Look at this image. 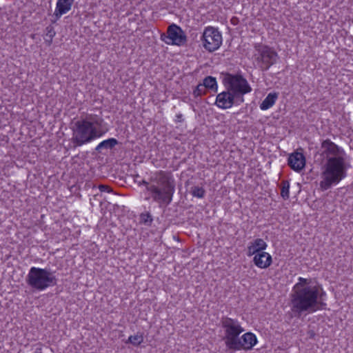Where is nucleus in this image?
Listing matches in <instances>:
<instances>
[{"mask_svg":"<svg viewBox=\"0 0 353 353\" xmlns=\"http://www.w3.org/2000/svg\"><path fill=\"white\" fill-rule=\"evenodd\" d=\"M325 294L321 286L312 285L310 280L299 277L290 294L291 310L295 316H300L323 310L326 306L323 300Z\"/></svg>","mask_w":353,"mask_h":353,"instance_id":"1","label":"nucleus"},{"mask_svg":"<svg viewBox=\"0 0 353 353\" xmlns=\"http://www.w3.org/2000/svg\"><path fill=\"white\" fill-rule=\"evenodd\" d=\"M142 185L145 186L150 198L159 208H165L171 203L175 192V181L170 172L163 170L155 172L149 181L143 180L139 183V186Z\"/></svg>","mask_w":353,"mask_h":353,"instance_id":"2","label":"nucleus"},{"mask_svg":"<svg viewBox=\"0 0 353 353\" xmlns=\"http://www.w3.org/2000/svg\"><path fill=\"white\" fill-rule=\"evenodd\" d=\"M103 119L97 114H89L73 123L71 143L74 148L89 143L105 134Z\"/></svg>","mask_w":353,"mask_h":353,"instance_id":"3","label":"nucleus"},{"mask_svg":"<svg viewBox=\"0 0 353 353\" xmlns=\"http://www.w3.org/2000/svg\"><path fill=\"white\" fill-rule=\"evenodd\" d=\"M346 157L328 159L323 167L320 187L323 190L331 188L346 176Z\"/></svg>","mask_w":353,"mask_h":353,"instance_id":"4","label":"nucleus"},{"mask_svg":"<svg viewBox=\"0 0 353 353\" xmlns=\"http://www.w3.org/2000/svg\"><path fill=\"white\" fill-rule=\"evenodd\" d=\"M223 83L225 88L231 92L236 97L244 102L243 96L252 91V88L245 78L241 73L223 74Z\"/></svg>","mask_w":353,"mask_h":353,"instance_id":"5","label":"nucleus"},{"mask_svg":"<svg viewBox=\"0 0 353 353\" xmlns=\"http://www.w3.org/2000/svg\"><path fill=\"white\" fill-rule=\"evenodd\" d=\"M221 325L224 330L223 340L227 348L230 350L232 347L238 345L239 343L237 342V339L239 335L244 332L241 323L237 319L223 316L221 319Z\"/></svg>","mask_w":353,"mask_h":353,"instance_id":"6","label":"nucleus"},{"mask_svg":"<svg viewBox=\"0 0 353 353\" xmlns=\"http://www.w3.org/2000/svg\"><path fill=\"white\" fill-rule=\"evenodd\" d=\"M254 50V57L261 70H268L278 59L277 52L268 46L257 43Z\"/></svg>","mask_w":353,"mask_h":353,"instance_id":"7","label":"nucleus"},{"mask_svg":"<svg viewBox=\"0 0 353 353\" xmlns=\"http://www.w3.org/2000/svg\"><path fill=\"white\" fill-rule=\"evenodd\" d=\"M203 48L208 52H214L219 48L222 43V35L218 29L208 26L203 32L201 37Z\"/></svg>","mask_w":353,"mask_h":353,"instance_id":"8","label":"nucleus"},{"mask_svg":"<svg viewBox=\"0 0 353 353\" xmlns=\"http://www.w3.org/2000/svg\"><path fill=\"white\" fill-rule=\"evenodd\" d=\"M161 39L168 45L181 46L187 42V37L183 30L173 23L168 26L167 34H161Z\"/></svg>","mask_w":353,"mask_h":353,"instance_id":"9","label":"nucleus"},{"mask_svg":"<svg viewBox=\"0 0 353 353\" xmlns=\"http://www.w3.org/2000/svg\"><path fill=\"white\" fill-rule=\"evenodd\" d=\"M243 102L236 97L228 89L217 94L216 98L215 104L221 109H228L234 105H239Z\"/></svg>","mask_w":353,"mask_h":353,"instance_id":"10","label":"nucleus"},{"mask_svg":"<svg viewBox=\"0 0 353 353\" xmlns=\"http://www.w3.org/2000/svg\"><path fill=\"white\" fill-rule=\"evenodd\" d=\"M321 150L328 161V159H336L346 157V154L343 149L339 147L330 139L323 141L321 143Z\"/></svg>","mask_w":353,"mask_h":353,"instance_id":"11","label":"nucleus"},{"mask_svg":"<svg viewBox=\"0 0 353 353\" xmlns=\"http://www.w3.org/2000/svg\"><path fill=\"white\" fill-rule=\"evenodd\" d=\"M27 283L35 290H43L44 289V270L35 267L31 268L27 276Z\"/></svg>","mask_w":353,"mask_h":353,"instance_id":"12","label":"nucleus"},{"mask_svg":"<svg viewBox=\"0 0 353 353\" xmlns=\"http://www.w3.org/2000/svg\"><path fill=\"white\" fill-rule=\"evenodd\" d=\"M238 345L232 347L230 350L237 351L241 350H250L256 344L257 339L252 332H246L237 339Z\"/></svg>","mask_w":353,"mask_h":353,"instance_id":"13","label":"nucleus"},{"mask_svg":"<svg viewBox=\"0 0 353 353\" xmlns=\"http://www.w3.org/2000/svg\"><path fill=\"white\" fill-rule=\"evenodd\" d=\"M288 165L294 171L299 172L305 165V158L301 152H294L288 158Z\"/></svg>","mask_w":353,"mask_h":353,"instance_id":"14","label":"nucleus"},{"mask_svg":"<svg viewBox=\"0 0 353 353\" xmlns=\"http://www.w3.org/2000/svg\"><path fill=\"white\" fill-rule=\"evenodd\" d=\"M253 262L258 268L265 269L270 266L272 259L269 253L261 252L254 255Z\"/></svg>","mask_w":353,"mask_h":353,"instance_id":"15","label":"nucleus"},{"mask_svg":"<svg viewBox=\"0 0 353 353\" xmlns=\"http://www.w3.org/2000/svg\"><path fill=\"white\" fill-rule=\"evenodd\" d=\"M267 243L262 239H256L254 241L250 242L248 246V256L255 255L259 252H264L267 248Z\"/></svg>","mask_w":353,"mask_h":353,"instance_id":"16","label":"nucleus"},{"mask_svg":"<svg viewBox=\"0 0 353 353\" xmlns=\"http://www.w3.org/2000/svg\"><path fill=\"white\" fill-rule=\"evenodd\" d=\"M73 2L74 0H57L54 11L55 16L59 18L69 12L71 10Z\"/></svg>","mask_w":353,"mask_h":353,"instance_id":"17","label":"nucleus"},{"mask_svg":"<svg viewBox=\"0 0 353 353\" xmlns=\"http://www.w3.org/2000/svg\"><path fill=\"white\" fill-rule=\"evenodd\" d=\"M278 98V94L276 92H270L265 98V99L260 104V108L262 110H266L270 108L276 102Z\"/></svg>","mask_w":353,"mask_h":353,"instance_id":"18","label":"nucleus"},{"mask_svg":"<svg viewBox=\"0 0 353 353\" xmlns=\"http://www.w3.org/2000/svg\"><path fill=\"white\" fill-rule=\"evenodd\" d=\"M118 141L114 138H110L101 142L95 148L97 152H101L103 149H112L117 145Z\"/></svg>","mask_w":353,"mask_h":353,"instance_id":"19","label":"nucleus"},{"mask_svg":"<svg viewBox=\"0 0 353 353\" xmlns=\"http://www.w3.org/2000/svg\"><path fill=\"white\" fill-rule=\"evenodd\" d=\"M202 85H203L204 88H205V90L210 89L214 92L217 91L218 86L215 77L211 76L206 77L203 79Z\"/></svg>","mask_w":353,"mask_h":353,"instance_id":"20","label":"nucleus"},{"mask_svg":"<svg viewBox=\"0 0 353 353\" xmlns=\"http://www.w3.org/2000/svg\"><path fill=\"white\" fill-rule=\"evenodd\" d=\"M281 196L285 200L288 199L290 197V183L287 180L281 181L280 185Z\"/></svg>","mask_w":353,"mask_h":353,"instance_id":"21","label":"nucleus"},{"mask_svg":"<svg viewBox=\"0 0 353 353\" xmlns=\"http://www.w3.org/2000/svg\"><path fill=\"white\" fill-rule=\"evenodd\" d=\"M143 342V336L141 333H137L134 335H131L128 337L126 343H130L134 346H138Z\"/></svg>","mask_w":353,"mask_h":353,"instance_id":"22","label":"nucleus"},{"mask_svg":"<svg viewBox=\"0 0 353 353\" xmlns=\"http://www.w3.org/2000/svg\"><path fill=\"white\" fill-rule=\"evenodd\" d=\"M190 193L193 196L201 199L204 197L205 191L202 187L194 186L191 188Z\"/></svg>","mask_w":353,"mask_h":353,"instance_id":"23","label":"nucleus"},{"mask_svg":"<svg viewBox=\"0 0 353 353\" xmlns=\"http://www.w3.org/2000/svg\"><path fill=\"white\" fill-rule=\"evenodd\" d=\"M152 217L149 212L142 213L140 215V223L146 225H150L152 223Z\"/></svg>","mask_w":353,"mask_h":353,"instance_id":"24","label":"nucleus"},{"mask_svg":"<svg viewBox=\"0 0 353 353\" xmlns=\"http://www.w3.org/2000/svg\"><path fill=\"white\" fill-rule=\"evenodd\" d=\"M206 93L205 88L199 83L193 90L192 94L195 98L199 97Z\"/></svg>","mask_w":353,"mask_h":353,"instance_id":"25","label":"nucleus"},{"mask_svg":"<svg viewBox=\"0 0 353 353\" xmlns=\"http://www.w3.org/2000/svg\"><path fill=\"white\" fill-rule=\"evenodd\" d=\"M55 276L50 272L46 270V288L50 285H54L56 284Z\"/></svg>","mask_w":353,"mask_h":353,"instance_id":"26","label":"nucleus"},{"mask_svg":"<svg viewBox=\"0 0 353 353\" xmlns=\"http://www.w3.org/2000/svg\"><path fill=\"white\" fill-rule=\"evenodd\" d=\"M48 32L46 34L47 36H48L50 38V40H52V38L55 35V32L53 30L52 27H48L46 28ZM48 44L50 45L51 43V41H48Z\"/></svg>","mask_w":353,"mask_h":353,"instance_id":"27","label":"nucleus"},{"mask_svg":"<svg viewBox=\"0 0 353 353\" xmlns=\"http://www.w3.org/2000/svg\"><path fill=\"white\" fill-rule=\"evenodd\" d=\"M99 189L100 190L101 192H112V190L110 189V188L107 185H100L99 186Z\"/></svg>","mask_w":353,"mask_h":353,"instance_id":"28","label":"nucleus"},{"mask_svg":"<svg viewBox=\"0 0 353 353\" xmlns=\"http://www.w3.org/2000/svg\"><path fill=\"white\" fill-rule=\"evenodd\" d=\"M175 121L178 123H181L183 121L182 114L179 113L176 114Z\"/></svg>","mask_w":353,"mask_h":353,"instance_id":"29","label":"nucleus"},{"mask_svg":"<svg viewBox=\"0 0 353 353\" xmlns=\"http://www.w3.org/2000/svg\"><path fill=\"white\" fill-rule=\"evenodd\" d=\"M138 178H139V174H136L134 175V180L136 183H137L139 184V182H141L143 180L142 179H140V181H138Z\"/></svg>","mask_w":353,"mask_h":353,"instance_id":"30","label":"nucleus"}]
</instances>
